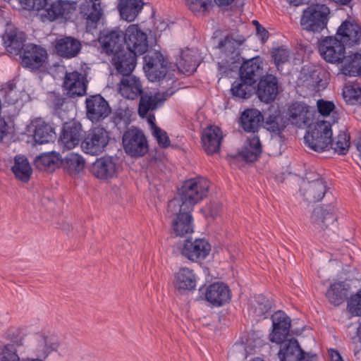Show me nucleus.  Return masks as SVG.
Masks as SVG:
<instances>
[{"label":"nucleus","mask_w":361,"mask_h":361,"mask_svg":"<svg viewBox=\"0 0 361 361\" xmlns=\"http://www.w3.org/2000/svg\"><path fill=\"white\" fill-rule=\"evenodd\" d=\"M209 181L203 177H196L186 180L179 190L178 197L169 202L170 211H192L193 207L207 196Z\"/></svg>","instance_id":"f257e3e1"},{"label":"nucleus","mask_w":361,"mask_h":361,"mask_svg":"<svg viewBox=\"0 0 361 361\" xmlns=\"http://www.w3.org/2000/svg\"><path fill=\"white\" fill-rule=\"evenodd\" d=\"M307 145L315 152L325 150L332 141L331 125L329 121L316 122L305 135Z\"/></svg>","instance_id":"f03ea898"},{"label":"nucleus","mask_w":361,"mask_h":361,"mask_svg":"<svg viewBox=\"0 0 361 361\" xmlns=\"http://www.w3.org/2000/svg\"><path fill=\"white\" fill-rule=\"evenodd\" d=\"M329 8L324 4H313L303 11L300 25L304 30L311 32H320L328 22Z\"/></svg>","instance_id":"7ed1b4c3"},{"label":"nucleus","mask_w":361,"mask_h":361,"mask_svg":"<svg viewBox=\"0 0 361 361\" xmlns=\"http://www.w3.org/2000/svg\"><path fill=\"white\" fill-rule=\"evenodd\" d=\"M77 8V3L69 0H46L42 13V21L52 22L58 19H70Z\"/></svg>","instance_id":"20e7f679"},{"label":"nucleus","mask_w":361,"mask_h":361,"mask_svg":"<svg viewBox=\"0 0 361 361\" xmlns=\"http://www.w3.org/2000/svg\"><path fill=\"white\" fill-rule=\"evenodd\" d=\"M122 142L125 152L132 157H143L149 151V145L145 133L135 127L124 131Z\"/></svg>","instance_id":"39448f33"},{"label":"nucleus","mask_w":361,"mask_h":361,"mask_svg":"<svg viewBox=\"0 0 361 361\" xmlns=\"http://www.w3.org/2000/svg\"><path fill=\"white\" fill-rule=\"evenodd\" d=\"M109 139V133L105 128L94 127L85 133L81 147L85 153L96 155L104 150Z\"/></svg>","instance_id":"423d86ee"},{"label":"nucleus","mask_w":361,"mask_h":361,"mask_svg":"<svg viewBox=\"0 0 361 361\" xmlns=\"http://www.w3.org/2000/svg\"><path fill=\"white\" fill-rule=\"evenodd\" d=\"M145 70L152 82L163 79L168 72V61L160 51L150 50L143 57Z\"/></svg>","instance_id":"0eeeda50"},{"label":"nucleus","mask_w":361,"mask_h":361,"mask_svg":"<svg viewBox=\"0 0 361 361\" xmlns=\"http://www.w3.org/2000/svg\"><path fill=\"white\" fill-rule=\"evenodd\" d=\"M318 49L322 58L329 63H341L345 56V46L336 36L322 39Z\"/></svg>","instance_id":"6e6552de"},{"label":"nucleus","mask_w":361,"mask_h":361,"mask_svg":"<svg viewBox=\"0 0 361 361\" xmlns=\"http://www.w3.org/2000/svg\"><path fill=\"white\" fill-rule=\"evenodd\" d=\"M245 42L243 37L234 38L232 35H228L221 39L219 44V58L221 63L227 65L239 63L242 59L240 54V47Z\"/></svg>","instance_id":"1a4fd4ad"},{"label":"nucleus","mask_w":361,"mask_h":361,"mask_svg":"<svg viewBox=\"0 0 361 361\" xmlns=\"http://www.w3.org/2000/svg\"><path fill=\"white\" fill-rule=\"evenodd\" d=\"M123 34V40L127 46L126 50H129L137 56L142 55L147 51L148 40L147 35L137 25H129Z\"/></svg>","instance_id":"9d476101"},{"label":"nucleus","mask_w":361,"mask_h":361,"mask_svg":"<svg viewBox=\"0 0 361 361\" xmlns=\"http://www.w3.org/2000/svg\"><path fill=\"white\" fill-rule=\"evenodd\" d=\"M312 228L318 231L331 230L336 221L334 207L331 204L324 207H317L314 209L310 216Z\"/></svg>","instance_id":"9b49d317"},{"label":"nucleus","mask_w":361,"mask_h":361,"mask_svg":"<svg viewBox=\"0 0 361 361\" xmlns=\"http://www.w3.org/2000/svg\"><path fill=\"white\" fill-rule=\"evenodd\" d=\"M21 64L30 70H38L44 66L48 58L47 50L37 44H25L20 56Z\"/></svg>","instance_id":"f8f14e48"},{"label":"nucleus","mask_w":361,"mask_h":361,"mask_svg":"<svg viewBox=\"0 0 361 361\" xmlns=\"http://www.w3.org/2000/svg\"><path fill=\"white\" fill-rule=\"evenodd\" d=\"M123 39V32L115 29L101 32L98 41L102 52H104L107 55H113L125 49Z\"/></svg>","instance_id":"ddd939ff"},{"label":"nucleus","mask_w":361,"mask_h":361,"mask_svg":"<svg viewBox=\"0 0 361 361\" xmlns=\"http://www.w3.org/2000/svg\"><path fill=\"white\" fill-rule=\"evenodd\" d=\"M87 116L93 123L106 118L111 113V108L106 99L100 94L89 96L85 100Z\"/></svg>","instance_id":"4468645a"},{"label":"nucleus","mask_w":361,"mask_h":361,"mask_svg":"<svg viewBox=\"0 0 361 361\" xmlns=\"http://www.w3.org/2000/svg\"><path fill=\"white\" fill-rule=\"evenodd\" d=\"M272 331L269 334V341L282 344L289 335L290 319L282 311L276 312L271 316Z\"/></svg>","instance_id":"2eb2a0df"},{"label":"nucleus","mask_w":361,"mask_h":361,"mask_svg":"<svg viewBox=\"0 0 361 361\" xmlns=\"http://www.w3.org/2000/svg\"><path fill=\"white\" fill-rule=\"evenodd\" d=\"M62 87L69 97H81L86 94L87 80L81 73L78 71L66 72Z\"/></svg>","instance_id":"dca6fc26"},{"label":"nucleus","mask_w":361,"mask_h":361,"mask_svg":"<svg viewBox=\"0 0 361 361\" xmlns=\"http://www.w3.org/2000/svg\"><path fill=\"white\" fill-rule=\"evenodd\" d=\"M192 211H181L173 212L170 211L168 203L167 215L172 219V229L176 236L183 237L193 232Z\"/></svg>","instance_id":"f3484780"},{"label":"nucleus","mask_w":361,"mask_h":361,"mask_svg":"<svg viewBox=\"0 0 361 361\" xmlns=\"http://www.w3.org/2000/svg\"><path fill=\"white\" fill-rule=\"evenodd\" d=\"M335 36L345 47L358 45L361 41V26L355 21L346 20L338 27Z\"/></svg>","instance_id":"a211bd4d"},{"label":"nucleus","mask_w":361,"mask_h":361,"mask_svg":"<svg viewBox=\"0 0 361 361\" xmlns=\"http://www.w3.org/2000/svg\"><path fill=\"white\" fill-rule=\"evenodd\" d=\"M80 13L85 20L87 31L92 32L104 16V10L101 2L89 0L81 5Z\"/></svg>","instance_id":"6ab92c4d"},{"label":"nucleus","mask_w":361,"mask_h":361,"mask_svg":"<svg viewBox=\"0 0 361 361\" xmlns=\"http://www.w3.org/2000/svg\"><path fill=\"white\" fill-rule=\"evenodd\" d=\"M211 246L204 239H195L194 241L190 240H185L182 248V255L187 259L197 262L204 259L209 254Z\"/></svg>","instance_id":"aec40b11"},{"label":"nucleus","mask_w":361,"mask_h":361,"mask_svg":"<svg viewBox=\"0 0 361 361\" xmlns=\"http://www.w3.org/2000/svg\"><path fill=\"white\" fill-rule=\"evenodd\" d=\"M174 93V91L169 89L163 92H157L154 94L151 93H142L140 97L138 106V114L140 117L147 116L149 111L157 109L159 103L164 102Z\"/></svg>","instance_id":"412c9836"},{"label":"nucleus","mask_w":361,"mask_h":361,"mask_svg":"<svg viewBox=\"0 0 361 361\" xmlns=\"http://www.w3.org/2000/svg\"><path fill=\"white\" fill-rule=\"evenodd\" d=\"M288 120L298 128L310 126L313 117L310 107L302 102H294L288 109Z\"/></svg>","instance_id":"4be33fe9"},{"label":"nucleus","mask_w":361,"mask_h":361,"mask_svg":"<svg viewBox=\"0 0 361 361\" xmlns=\"http://www.w3.org/2000/svg\"><path fill=\"white\" fill-rule=\"evenodd\" d=\"M264 73L262 61L259 56L246 60L240 68V78L243 81L254 85Z\"/></svg>","instance_id":"5701e85b"},{"label":"nucleus","mask_w":361,"mask_h":361,"mask_svg":"<svg viewBox=\"0 0 361 361\" xmlns=\"http://www.w3.org/2000/svg\"><path fill=\"white\" fill-rule=\"evenodd\" d=\"M136 56L132 51L123 49L112 55L111 63L121 75H130L135 68Z\"/></svg>","instance_id":"b1692460"},{"label":"nucleus","mask_w":361,"mask_h":361,"mask_svg":"<svg viewBox=\"0 0 361 361\" xmlns=\"http://www.w3.org/2000/svg\"><path fill=\"white\" fill-rule=\"evenodd\" d=\"M82 127L78 122H71L64 124L59 142L63 147L71 149L76 147L82 137Z\"/></svg>","instance_id":"393cba45"},{"label":"nucleus","mask_w":361,"mask_h":361,"mask_svg":"<svg viewBox=\"0 0 361 361\" xmlns=\"http://www.w3.org/2000/svg\"><path fill=\"white\" fill-rule=\"evenodd\" d=\"M223 133L220 128L210 126L206 128L202 135V147L207 154L217 153L220 150Z\"/></svg>","instance_id":"a878e982"},{"label":"nucleus","mask_w":361,"mask_h":361,"mask_svg":"<svg viewBox=\"0 0 361 361\" xmlns=\"http://www.w3.org/2000/svg\"><path fill=\"white\" fill-rule=\"evenodd\" d=\"M300 192L305 201L315 203L324 197L326 192V182L323 178L304 182L300 188Z\"/></svg>","instance_id":"bb28decb"},{"label":"nucleus","mask_w":361,"mask_h":361,"mask_svg":"<svg viewBox=\"0 0 361 361\" xmlns=\"http://www.w3.org/2000/svg\"><path fill=\"white\" fill-rule=\"evenodd\" d=\"M118 91L123 97L135 99L143 93V88L140 78L130 74L123 75L119 82Z\"/></svg>","instance_id":"cd10ccee"},{"label":"nucleus","mask_w":361,"mask_h":361,"mask_svg":"<svg viewBox=\"0 0 361 361\" xmlns=\"http://www.w3.org/2000/svg\"><path fill=\"white\" fill-rule=\"evenodd\" d=\"M278 94V80L272 75H267L259 80L257 94L264 102L269 103L274 100Z\"/></svg>","instance_id":"c85d7f7f"},{"label":"nucleus","mask_w":361,"mask_h":361,"mask_svg":"<svg viewBox=\"0 0 361 361\" xmlns=\"http://www.w3.org/2000/svg\"><path fill=\"white\" fill-rule=\"evenodd\" d=\"M90 172L99 179L113 178L116 173V165L111 157L97 159L91 166Z\"/></svg>","instance_id":"c756f323"},{"label":"nucleus","mask_w":361,"mask_h":361,"mask_svg":"<svg viewBox=\"0 0 361 361\" xmlns=\"http://www.w3.org/2000/svg\"><path fill=\"white\" fill-rule=\"evenodd\" d=\"M205 297L214 305L221 306L231 300L230 290L223 283H214L207 288Z\"/></svg>","instance_id":"7c9ffc66"},{"label":"nucleus","mask_w":361,"mask_h":361,"mask_svg":"<svg viewBox=\"0 0 361 361\" xmlns=\"http://www.w3.org/2000/svg\"><path fill=\"white\" fill-rule=\"evenodd\" d=\"M3 41L8 53L18 55L23 51L25 35L17 29L7 30L3 36Z\"/></svg>","instance_id":"2f4dec72"},{"label":"nucleus","mask_w":361,"mask_h":361,"mask_svg":"<svg viewBox=\"0 0 361 361\" xmlns=\"http://www.w3.org/2000/svg\"><path fill=\"white\" fill-rule=\"evenodd\" d=\"M82 48L81 42L72 37H65L57 40L55 49L58 55L71 59L78 55Z\"/></svg>","instance_id":"473e14b6"},{"label":"nucleus","mask_w":361,"mask_h":361,"mask_svg":"<svg viewBox=\"0 0 361 361\" xmlns=\"http://www.w3.org/2000/svg\"><path fill=\"white\" fill-rule=\"evenodd\" d=\"M262 147L258 135L255 133L250 135L245 144V146L238 154L246 161L252 162L256 161L261 155Z\"/></svg>","instance_id":"72a5a7b5"},{"label":"nucleus","mask_w":361,"mask_h":361,"mask_svg":"<svg viewBox=\"0 0 361 361\" xmlns=\"http://www.w3.org/2000/svg\"><path fill=\"white\" fill-rule=\"evenodd\" d=\"M11 171L18 180L25 183L29 182L33 172L27 157L23 155H16L14 157Z\"/></svg>","instance_id":"f704fd0d"},{"label":"nucleus","mask_w":361,"mask_h":361,"mask_svg":"<svg viewBox=\"0 0 361 361\" xmlns=\"http://www.w3.org/2000/svg\"><path fill=\"white\" fill-rule=\"evenodd\" d=\"M33 126L35 127L33 137L37 143L39 145L48 143L56 137L54 128L50 123L38 119L33 123Z\"/></svg>","instance_id":"c9c22d12"},{"label":"nucleus","mask_w":361,"mask_h":361,"mask_svg":"<svg viewBox=\"0 0 361 361\" xmlns=\"http://www.w3.org/2000/svg\"><path fill=\"white\" fill-rule=\"evenodd\" d=\"M264 116L259 111L255 109L245 110L240 116V126L245 131L255 133L259 128Z\"/></svg>","instance_id":"e433bc0d"},{"label":"nucleus","mask_w":361,"mask_h":361,"mask_svg":"<svg viewBox=\"0 0 361 361\" xmlns=\"http://www.w3.org/2000/svg\"><path fill=\"white\" fill-rule=\"evenodd\" d=\"M283 343L278 353L280 361H300L302 358L303 350L297 340H286Z\"/></svg>","instance_id":"4c0bfd02"},{"label":"nucleus","mask_w":361,"mask_h":361,"mask_svg":"<svg viewBox=\"0 0 361 361\" xmlns=\"http://www.w3.org/2000/svg\"><path fill=\"white\" fill-rule=\"evenodd\" d=\"M63 169L70 175L79 174L85 166V159L80 154L71 152L60 159Z\"/></svg>","instance_id":"58836bf2"},{"label":"nucleus","mask_w":361,"mask_h":361,"mask_svg":"<svg viewBox=\"0 0 361 361\" xmlns=\"http://www.w3.org/2000/svg\"><path fill=\"white\" fill-rule=\"evenodd\" d=\"M142 0H120L118 8L121 18L132 22L142 10Z\"/></svg>","instance_id":"ea45409f"},{"label":"nucleus","mask_w":361,"mask_h":361,"mask_svg":"<svg viewBox=\"0 0 361 361\" xmlns=\"http://www.w3.org/2000/svg\"><path fill=\"white\" fill-rule=\"evenodd\" d=\"M350 286L343 281H338L331 285L326 292L329 301L334 305H339L347 298Z\"/></svg>","instance_id":"a19ab883"},{"label":"nucleus","mask_w":361,"mask_h":361,"mask_svg":"<svg viewBox=\"0 0 361 361\" xmlns=\"http://www.w3.org/2000/svg\"><path fill=\"white\" fill-rule=\"evenodd\" d=\"M175 285L179 290H192L196 286V277L193 271L188 268H181L176 274Z\"/></svg>","instance_id":"79ce46f5"},{"label":"nucleus","mask_w":361,"mask_h":361,"mask_svg":"<svg viewBox=\"0 0 361 361\" xmlns=\"http://www.w3.org/2000/svg\"><path fill=\"white\" fill-rule=\"evenodd\" d=\"M59 154L54 152L44 153L35 159V166L41 171L53 172L59 167L60 163Z\"/></svg>","instance_id":"37998d69"},{"label":"nucleus","mask_w":361,"mask_h":361,"mask_svg":"<svg viewBox=\"0 0 361 361\" xmlns=\"http://www.w3.org/2000/svg\"><path fill=\"white\" fill-rule=\"evenodd\" d=\"M342 73L349 76H361V54L355 53L342 61Z\"/></svg>","instance_id":"c03bdc74"},{"label":"nucleus","mask_w":361,"mask_h":361,"mask_svg":"<svg viewBox=\"0 0 361 361\" xmlns=\"http://www.w3.org/2000/svg\"><path fill=\"white\" fill-rule=\"evenodd\" d=\"M264 128L276 135L280 134L287 124V121L281 116L279 111H275L274 113H269L268 116L264 117Z\"/></svg>","instance_id":"a18cd8bd"},{"label":"nucleus","mask_w":361,"mask_h":361,"mask_svg":"<svg viewBox=\"0 0 361 361\" xmlns=\"http://www.w3.org/2000/svg\"><path fill=\"white\" fill-rule=\"evenodd\" d=\"M251 305L255 317L264 319L272 308V302L263 295H258L251 301Z\"/></svg>","instance_id":"49530a36"},{"label":"nucleus","mask_w":361,"mask_h":361,"mask_svg":"<svg viewBox=\"0 0 361 361\" xmlns=\"http://www.w3.org/2000/svg\"><path fill=\"white\" fill-rule=\"evenodd\" d=\"M0 96L8 104H15L19 99L18 91L13 80H10L1 85Z\"/></svg>","instance_id":"de8ad7c7"},{"label":"nucleus","mask_w":361,"mask_h":361,"mask_svg":"<svg viewBox=\"0 0 361 361\" xmlns=\"http://www.w3.org/2000/svg\"><path fill=\"white\" fill-rule=\"evenodd\" d=\"M253 85L240 79L232 84L231 91L233 96L240 99H247L252 96Z\"/></svg>","instance_id":"09e8293b"},{"label":"nucleus","mask_w":361,"mask_h":361,"mask_svg":"<svg viewBox=\"0 0 361 361\" xmlns=\"http://www.w3.org/2000/svg\"><path fill=\"white\" fill-rule=\"evenodd\" d=\"M350 135L344 131H341L335 138H332L330 143L331 148L338 154H346L348 152L350 142Z\"/></svg>","instance_id":"8fccbe9b"},{"label":"nucleus","mask_w":361,"mask_h":361,"mask_svg":"<svg viewBox=\"0 0 361 361\" xmlns=\"http://www.w3.org/2000/svg\"><path fill=\"white\" fill-rule=\"evenodd\" d=\"M178 71L184 74H191L197 68V63L192 56L188 53H182L180 58L176 61Z\"/></svg>","instance_id":"3c124183"},{"label":"nucleus","mask_w":361,"mask_h":361,"mask_svg":"<svg viewBox=\"0 0 361 361\" xmlns=\"http://www.w3.org/2000/svg\"><path fill=\"white\" fill-rule=\"evenodd\" d=\"M22 345L20 343H9L0 347V361H19L17 353V346Z\"/></svg>","instance_id":"603ef678"},{"label":"nucleus","mask_w":361,"mask_h":361,"mask_svg":"<svg viewBox=\"0 0 361 361\" xmlns=\"http://www.w3.org/2000/svg\"><path fill=\"white\" fill-rule=\"evenodd\" d=\"M343 94L347 104L350 105L361 104V88L360 87H347Z\"/></svg>","instance_id":"864d4df0"},{"label":"nucleus","mask_w":361,"mask_h":361,"mask_svg":"<svg viewBox=\"0 0 361 361\" xmlns=\"http://www.w3.org/2000/svg\"><path fill=\"white\" fill-rule=\"evenodd\" d=\"M271 56L277 69L281 71V66L289 61L290 52L289 49L281 47L274 49Z\"/></svg>","instance_id":"5fc2aeb1"},{"label":"nucleus","mask_w":361,"mask_h":361,"mask_svg":"<svg viewBox=\"0 0 361 361\" xmlns=\"http://www.w3.org/2000/svg\"><path fill=\"white\" fill-rule=\"evenodd\" d=\"M347 308L353 316H361V289L348 300Z\"/></svg>","instance_id":"6e6d98bb"},{"label":"nucleus","mask_w":361,"mask_h":361,"mask_svg":"<svg viewBox=\"0 0 361 361\" xmlns=\"http://www.w3.org/2000/svg\"><path fill=\"white\" fill-rule=\"evenodd\" d=\"M46 0H18L17 7H13V9L20 10L21 8L28 11H37L42 13L44 4Z\"/></svg>","instance_id":"4d7b16f0"},{"label":"nucleus","mask_w":361,"mask_h":361,"mask_svg":"<svg viewBox=\"0 0 361 361\" xmlns=\"http://www.w3.org/2000/svg\"><path fill=\"white\" fill-rule=\"evenodd\" d=\"M37 346L39 350L44 355H48L51 351L55 350L57 348V345L52 341L51 338L44 336H38Z\"/></svg>","instance_id":"13d9d810"},{"label":"nucleus","mask_w":361,"mask_h":361,"mask_svg":"<svg viewBox=\"0 0 361 361\" xmlns=\"http://www.w3.org/2000/svg\"><path fill=\"white\" fill-rule=\"evenodd\" d=\"M111 120L114 127L116 128L120 133L124 131L130 124L129 118L123 111H116L111 116Z\"/></svg>","instance_id":"bf43d9fd"},{"label":"nucleus","mask_w":361,"mask_h":361,"mask_svg":"<svg viewBox=\"0 0 361 361\" xmlns=\"http://www.w3.org/2000/svg\"><path fill=\"white\" fill-rule=\"evenodd\" d=\"M152 133L158 145L162 148H166L170 145V140L166 132L159 127H154Z\"/></svg>","instance_id":"052dcab7"},{"label":"nucleus","mask_w":361,"mask_h":361,"mask_svg":"<svg viewBox=\"0 0 361 361\" xmlns=\"http://www.w3.org/2000/svg\"><path fill=\"white\" fill-rule=\"evenodd\" d=\"M222 204L219 202H209L204 209L206 218L214 219L221 212Z\"/></svg>","instance_id":"680f3d73"},{"label":"nucleus","mask_w":361,"mask_h":361,"mask_svg":"<svg viewBox=\"0 0 361 361\" xmlns=\"http://www.w3.org/2000/svg\"><path fill=\"white\" fill-rule=\"evenodd\" d=\"M317 104L318 111L324 116L330 115L335 109V105L332 102L319 99Z\"/></svg>","instance_id":"e2e57ef3"},{"label":"nucleus","mask_w":361,"mask_h":361,"mask_svg":"<svg viewBox=\"0 0 361 361\" xmlns=\"http://www.w3.org/2000/svg\"><path fill=\"white\" fill-rule=\"evenodd\" d=\"M192 10L206 11L212 5V0H188Z\"/></svg>","instance_id":"0e129e2a"},{"label":"nucleus","mask_w":361,"mask_h":361,"mask_svg":"<svg viewBox=\"0 0 361 361\" xmlns=\"http://www.w3.org/2000/svg\"><path fill=\"white\" fill-rule=\"evenodd\" d=\"M322 73L314 71L310 75V78L312 80V85L317 89V90H320L324 89L326 85V81H324L322 77Z\"/></svg>","instance_id":"69168bd1"},{"label":"nucleus","mask_w":361,"mask_h":361,"mask_svg":"<svg viewBox=\"0 0 361 361\" xmlns=\"http://www.w3.org/2000/svg\"><path fill=\"white\" fill-rule=\"evenodd\" d=\"M66 99L61 97L60 95L54 94V98L52 99V106L54 109L56 111L61 109L63 105L64 104Z\"/></svg>","instance_id":"338daca9"},{"label":"nucleus","mask_w":361,"mask_h":361,"mask_svg":"<svg viewBox=\"0 0 361 361\" xmlns=\"http://www.w3.org/2000/svg\"><path fill=\"white\" fill-rule=\"evenodd\" d=\"M8 126L4 119L0 118V142L8 135Z\"/></svg>","instance_id":"774afa93"}]
</instances>
